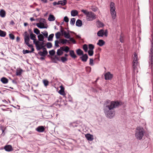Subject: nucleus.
<instances>
[{
  "mask_svg": "<svg viewBox=\"0 0 153 153\" xmlns=\"http://www.w3.org/2000/svg\"><path fill=\"white\" fill-rule=\"evenodd\" d=\"M122 105L121 102L118 101H111L107 100L105 103L104 111L107 117L111 119L115 115V111L114 108H117Z\"/></svg>",
  "mask_w": 153,
  "mask_h": 153,
  "instance_id": "obj_1",
  "label": "nucleus"
},
{
  "mask_svg": "<svg viewBox=\"0 0 153 153\" xmlns=\"http://www.w3.org/2000/svg\"><path fill=\"white\" fill-rule=\"evenodd\" d=\"M81 11L86 16V19L88 21H92L96 19V15L92 12L84 10H81Z\"/></svg>",
  "mask_w": 153,
  "mask_h": 153,
  "instance_id": "obj_2",
  "label": "nucleus"
},
{
  "mask_svg": "<svg viewBox=\"0 0 153 153\" xmlns=\"http://www.w3.org/2000/svg\"><path fill=\"white\" fill-rule=\"evenodd\" d=\"M152 40H151V45L150 52L149 57V67L152 70L153 65V35H151Z\"/></svg>",
  "mask_w": 153,
  "mask_h": 153,
  "instance_id": "obj_3",
  "label": "nucleus"
},
{
  "mask_svg": "<svg viewBox=\"0 0 153 153\" xmlns=\"http://www.w3.org/2000/svg\"><path fill=\"white\" fill-rule=\"evenodd\" d=\"M143 127H138L136 130L135 135L136 138L139 140H141L143 136Z\"/></svg>",
  "mask_w": 153,
  "mask_h": 153,
  "instance_id": "obj_4",
  "label": "nucleus"
},
{
  "mask_svg": "<svg viewBox=\"0 0 153 153\" xmlns=\"http://www.w3.org/2000/svg\"><path fill=\"white\" fill-rule=\"evenodd\" d=\"M110 11L111 15L113 19H115L116 17V8L115 4L113 2L110 3Z\"/></svg>",
  "mask_w": 153,
  "mask_h": 153,
  "instance_id": "obj_5",
  "label": "nucleus"
},
{
  "mask_svg": "<svg viewBox=\"0 0 153 153\" xmlns=\"http://www.w3.org/2000/svg\"><path fill=\"white\" fill-rule=\"evenodd\" d=\"M133 60V67L134 71V72L137 73L138 72L137 69V66L138 65V56L136 53H134Z\"/></svg>",
  "mask_w": 153,
  "mask_h": 153,
  "instance_id": "obj_6",
  "label": "nucleus"
},
{
  "mask_svg": "<svg viewBox=\"0 0 153 153\" xmlns=\"http://www.w3.org/2000/svg\"><path fill=\"white\" fill-rule=\"evenodd\" d=\"M25 35L24 36V42L29 47H33L32 45H30L29 43V42L30 40L29 36L27 32L25 33Z\"/></svg>",
  "mask_w": 153,
  "mask_h": 153,
  "instance_id": "obj_7",
  "label": "nucleus"
},
{
  "mask_svg": "<svg viewBox=\"0 0 153 153\" xmlns=\"http://www.w3.org/2000/svg\"><path fill=\"white\" fill-rule=\"evenodd\" d=\"M42 42H39V41H37L35 43V45L36 49L37 51L40 50L42 49L43 47H45V46L44 41Z\"/></svg>",
  "mask_w": 153,
  "mask_h": 153,
  "instance_id": "obj_8",
  "label": "nucleus"
},
{
  "mask_svg": "<svg viewBox=\"0 0 153 153\" xmlns=\"http://www.w3.org/2000/svg\"><path fill=\"white\" fill-rule=\"evenodd\" d=\"M61 29L60 30V31L62 33V35H64L65 37L67 39H68L70 38V35L69 33V31H68V32L63 30L62 26H61Z\"/></svg>",
  "mask_w": 153,
  "mask_h": 153,
  "instance_id": "obj_9",
  "label": "nucleus"
},
{
  "mask_svg": "<svg viewBox=\"0 0 153 153\" xmlns=\"http://www.w3.org/2000/svg\"><path fill=\"white\" fill-rule=\"evenodd\" d=\"M113 76V74L110 72L106 73L105 75V80L111 79Z\"/></svg>",
  "mask_w": 153,
  "mask_h": 153,
  "instance_id": "obj_10",
  "label": "nucleus"
},
{
  "mask_svg": "<svg viewBox=\"0 0 153 153\" xmlns=\"http://www.w3.org/2000/svg\"><path fill=\"white\" fill-rule=\"evenodd\" d=\"M85 136L87 139L89 141H92L94 140L93 136L92 135L89 134H85Z\"/></svg>",
  "mask_w": 153,
  "mask_h": 153,
  "instance_id": "obj_11",
  "label": "nucleus"
},
{
  "mask_svg": "<svg viewBox=\"0 0 153 153\" xmlns=\"http://www.w3.org/2000/svg\"><path fill=\"white\" fill-rule=\"evenodd\" d=\"M80 58L82 62H86L88 58V56L87 54H83L80 57Z\"/></svg>",
  "mask_w": 153,
  "mask_h": 153,
  "instance_id": "obj_12",
  "label": "nucleus"
},
{
  "mask_svg": "<svg viewBox=\"0 0 153 153\" xmlns=\"http://www.w3.org/2000/svg\"><path fill=\"white\" fill-rule=\"evenodd\" d=\"M45 130L44 127L42 126H39L36 129V130L39 132H42L44 131Z\"/></svg>",
  "mask_w": 153,
  "mask_h": 153,
  "instance_id": "obj_13",
  "label": "nucleus"
},
{
  "mask_svg": "<svg viewBox=\"0 0 153 153\" xmlns=\"http://www.w3.org/2000/svg\"><path fill=\"white\" fill-rule=\"evenodd\" d=\"M30 38L31 39L33 40V42L34 44L35 43L36 41H35V39L36 38V35L33 34L32 32H31L30 34Z\"/></svg>",
  "mask_w": 153,
  "mask_h": 153,
  "instance_id": "obj_14",
  "label": "nucleus"
},
{
  "mask_svg": "<svg viewBox=\"0 0 153 153\" xmlns=\"http://www.w3.org/2000/svg\"><path fill=\"white\" fill-rule=\"evenodd\" d=\"M4 149L7 152H10L13 150L12 146L10 145L6 146H4Z\"/></svg>",
  "mask_w": 153,
  "mask_h": 153,
  "instance_id": "obj_15",
  "label": "nucleus"
},
{
  "mask_svg": "<svg viewBox=\"0 0 153 153\" xmlns=\"http://www.w3.org/2000/svg\"><path fill=\"white\" fill-rule=\"evenodd\" d=\"M48 51H43L42 52L41 51H39L38 52V54L41 56L45 57L48 54Z\"/></svg>",
  "mask_w": 153,
  "mask_h": 153,
  "instance_id": "obj_16",
  "label": "nucleus"
},
{
  "mask_svg": "<svg viewBox=\"0 0 153 153\" xmlns=\"http://www.w3.org/2000/svg\"><path fill=\"white\" fill-rule=\"evenodd\" d=\"M105 43V41L102 39H99L97 43V45L99 46H102Z\"/></svg>",
  "mask_w": 153,
  "mask_h": 153,
  "instance_id": "obj_17",
  "label": "nucleus"
},
{
  "mask_svg": "<svg viewBox=\"0 0 153 153\" xmlns=\"http://www.w3.org/2000/svg\"><path fill=\"white\" fill-rule=\"evenodd\" d=\"M0 16L2 18L6 16V12L3 9H1L0 11Z\"/></svg>",
  "mask_w": 153,
  "mask_h": 153,
  "instance_id": "obj_18",
  "label": "nucleus"
},
{
  "mask_svg": "<svg viewBox=\"0 0 153 153\" xmlns=\"http://www.w3.org/2000/svg\"><path fill=\"white\" fill-rule=\"evenodd\" d=\"M97 35L99 36L102 37L104 35V30L101 29L99 30L97 33Z\"/></svg>",
  "mask_w": 153,
  "mask_h": 153,
  "instance_id": "obj_19",
  "label": "nucleus"
},
{
  "mask_svg": "<svg viewBox=\"0 0 153 153\" xmlns=\"http://www.w3.org/2000/svg\"><path fill=\"white\" fill-rule=\"evenodd\" d=\"M69 52H70V55L72 58L75 59L77 57L76 55L75 54L74 52V51H73V50L70 51Z\"/></svg>",
  "mask_w": 153,
  "mask_h": 153,
  "instance_id": "obj_20",
  "label": "nucleus"
},
{
  "mask_svg": "<svg viewBox=\"0 0 153 153\" xmlns=\"http://www.w3.org/2000/svg\"><path fill=\"white\" fill-rule=\"evenodd\" d=\"M78 14V12L77 10H72L71 11V14L72 16H75Z\"/></svg>",
  "mask_w": 153,
  "mask_h": 153,
  "instance_id": "obj_21",
  "label": "nucleus"
},
{
  "mask_svg": "<svg viewBox=\"0 0 153 153\" xmlns=\"http://www.w3.org/2000/svg\"><path fill=\"white\" fill-rule=\"evenodd\" d=\"M55 19V18L54 16L52 14H50L49 15V17L48 18V20L50 21H54Z\"/></svg>",
  "mask_w": 153,
  "mask_h": 153,
  "instance_id": "obj_22",
  "label": "nucleus"
},
{
  "mask_svg": "<svg viewBox=\"0 0 153 153\" xmlns=\"http://www.w3.org/2000/svg\"><path fill=\"white\" fill-rule=\"evenodd\" d=\"M76 53L79 56H81L83 54V51L80 49H78L76 50Z\"/></svg>",
  "mask_w": 153,
  "mask_h": 153,
  "instance_id": "obj_23",
  "label": "nucleus"
},
{
  "mask_svg": "<svg viewBox=\"0 0 153 153\" xmlns=\"http://www.w3.org/2000/svg\"><path fill=\"white\" fill-rule=\"evenodd\" d=\"M1 81L4 84H6L8 82V79L4 77H3L1 78Z\"/></svg>",
  "mask_w": 153,
  "mask_h": 153,
  "instance_id": "obj_24",
  "label": "nucleus"
},
{
  "mask_svg": "<svg viewBox=\"0 0 153 153\" xmlns=\"http://www.w3.org/2000/svg\"><path fill=\"white\" fill-rule=\"evenodd\" d=\"M22 71L23 70L21 68H20L19 69H16V75L18 76L21 75Z\"/></svg>",
  "mask_w": 153,
  "mask_h": 153,
  "instance_id": "obj_25",
  "label": "nucleus"
},
{
  "mask_svg": "<svg viewBox=\"0 0 153 153\" xmlns=\"http://www.w3.org/2000/svg\"><path fill=\"white\" fill-rule=\"evenodd\" d=\"M76 25L78 27H81L82 25V21L79 19L77 20L76 23Z\"/></svg>",
  "mask_w": 153,
  "mask_h": 153,
  "instance_id": "obj_26",
  "label": "nucleus"
},
{
  "mask_svg": "<svg viewBox=\"0 0 153 153\" xmlns=\"http://www.w3.org/2000/svg\"><path fill=\"white\" fill-rule=\"evenodd\" d=\"M38 38L39 41H44V37L42 34H39L38 36Z\"/></svg>",
  "mask_w": 153,
  "mask_h": 153,
  "instance_id": "obj_27",
  "label": "nucleus"
},
{
  "mask_svg": "<svg viewBox=\"0 0 153 153\" xmlns=\"http://www.w3.org/2000/svg\"><path fill=\"white\" fill-rule=\"evenodd\" d=\"M59 40L60 41V43L62 44H66L67 42H69L66 39H60Z\"/></svg>",
  "mask_w": 153,
  "mask_h": 153,
  "instance_id": "obj_28",
  "label": "nucleus"
},
{
  "mask_svg": "<svg viewBox=\"0 0 153 153\" xmlns=\"http://www.w3.org/2000/svg\"><path fill=\"white\" fill-rule=\"evenodd\" d=\"M6 35V33L5 31L0 30V36L4 37Z\"/></svg>",
  "mask_w": 153,
  "mask_h": 153,
  "instance_id": "obj_29",
  "label": "nucleus"
},
{
  "mask_svg": "<svg viewBox=\"0 0 153 153\" xmlns=\"http://www.w3.org/2000/svg\"><path fill=\"white\" fill-rule=\"evenodd\" d=\"M53 60L54 63H56V61H60V59L57 56L55 55L53 58Z\"/></svg>",
  "mask_w": 153,
  "mask_h": 153,
  "instance_id": "obj_30",
  "label": "nucleus"
},
{
  "mask_svg": "<svg viewBox=\"0 0 153 153\" xmlns=\"http://www.w3.org/2000/svg\"><path fill=\"white\" fill-rule=\"evenodd\" d=\"M63 52L61 51L60 50L58 49L57 50L56 54L57 55L59 56H61L63 54Z\"/></svg>",
  "mask_w": 153,
  "mask_h": 153,
  "instance_id": "obj_31",
  "label": "nucleus"
},
{
  "mask_svg": "<svg viewBox=\"0 0 153 153\" xmlns=\"http://www.w3.org/2000/svg\"><path fill=\"white\" fill-rule=\"evenodd\" d=\"M54 34L52 33L49 35L48 38V41H52L53 40V38L54 36Z\"/></svg>",
  "mask_w": 153,
  "mask_h": 153,
  "instance_id": "obj_32",
  "label": "nucleus"
},
{
  "mask_svg": "<svg viewBox=\"0 0 153 153\" xmlns=\"http://www.w3.org/2000/svg\"><path fill=\"white\" fill-rule=\"evenodd\" d=\"M43 82L44 85L46 87L48 85L49 82L48 80L46 79L43 80Z\"/></svg>",
  "mask_w": 153,
  "mask_h": 153,
  "instance_id": "obj_33",
  "label": "nucleus"
},
{
  "mask_svg": "<svg viewBox=\"0 0 153 153\" xmlns=\"http://www.w3.org/2000/svg\"><path fill=\"white\" fill-rule=\"evenodd\" d=\"M83 49L85 52H87L88 51V47L86 44H84L83 45Z\"/></svg>",
  "mask_w": 153,
  "mask_h": 153,
  "instance_id": "obj_34",
  "label": "nucleus"
},
{
  "mask_svg": "<svg viewBox=\"0 0 153 153\" xmlns=\"http://www.w3.org/2000/svg\"><path fill=\"white\" fill-rule=\"evenodd\" d=\"M36 25L40 29L47 28V27L45 26H42L41 24L39 23H37Z\"/></svg>",
  "mask_w": 153,
  "mask_h": 153,
  "instance_id": "obj_35",
  "label": "nucleus"
},
{
  "mask_svg": "<svg viewBox=\"0 0 153 153\" xmlns=\"http://www.w3.org/2000/svg\"><path fill=\"white\" fill-rule=\"evenodd\" d=\"M40 30L37 28H34V32L37 35H39L40 33Z\"/></svg>",
  "mask_w": 153,
  "mask_h": 153,
  "instance_id": "obj_36",
  "label": "nucleus"
},
{
  "mask_svg": "<svg viewBox=\"0 0 153 153\" xmlns=\"http://www.w3.org/2000/svg\"><path fill=\"white\" fill-rule=\"evenodd\" d=\"M61 60L62 62H64L68 60V59L65 57L62 56L61 58Z\"/></svg>",
  "mask_w": 153,
  "mask_h": 153,
  "instance_id": "obj_37",
  "label": "nucleus"
},
{
  "mask_svg": "<svg viewBox=\"0 0 153 153\" xmlns=\"http://www.w3.org/2000/svg\"><path fill=\"white\" fill-rule=\"evenodd\" d=\"M89 48V50L93 51V49L94 48V46L91 44H89L88 45Z\"/></svg>",
  "mask_w": 153,
  "mask_h": 153,
  "instance_id": "obj_38",
  "label": "nucleus"
},
{
  "mask_svg": "<svg viewBox=\"0 0 153 153\" xmlns=\"http://www.w3.org/2000/svg\"><path fill=\"white\" fill-rule=\"evenodd\" d=\"M61 35V34L60 32H57V33H56L55 34V36H56V38L57 39H59L60 38Z\"/></svg>",
  "mask_w": 153,
  "mask_h": 153,
  "instance_id": "obj_39",
  "label": "nucleus"
},
{
  "mask_svg": "<svg viewBox=\"0 0 153 153\" xmlns=\"http://www.w3.org/2000/svg\"><path fill=\"white\" fill-rule=\"evenodd\" d=\"M75 21V19L74 18H72L71 19L70 24L72 25H74Z\"/></svg>",
  "mask_w": 153,
  "mask_h": 153,
  "instance_id": "obj_40",
  "label": "nucleus"
},
{
  "mask_svg": "<svg viewBox=\"0 0 153 153\" xmlns=\"http://www.w3.org/2000/svg\"><path fill=\"white\" fill-rule=\"evenodd\" d=\"M47 47L48 48H50L52 46V45L51 42H48L46 44Z\"/></svg>",
  "mask_w": 153,
  "mask_h": 153,
  "instance_id": "obj_41",
  "label": "nucleus"
},
{
  "mask_svg": "<svg viewBox=\"0 0 153 153\" xmlns=\"http://www.w3.org/2000/svg\"><path fill=\"white\" fill-rule=\"evenodd\" d=\"M61 2L60 3V4H61L62 6H64L67 3V1L66 0H63V1H61Z\"/></svg>",
  "mask_w": 153,
  "mask_h": 153,
  "instance_id": "obj_42",
  "label": "nucleus"
},
{
  "mask_svg": "<svg viewBox=\"0 0 153 153\" xmlns=\"http://www.w3.org/2000/svg\"><path fill=\"white\" fill-rule=\"evenodd\" d=\"M50 55L51 56H53L55 54V51L53 50L50 51L49 52Z\"/></svg>",
  "mask_w": 153,
  "mask_h": 153,
  "instance_id": "obj_43",
  "label": "nucleus"
},
{
  "mask_svg": "<svg viewBox=\"0 0 153 153\" xmlns=\"http://www.w3.org/2000/svg\"><path fill=\"white\" fill-rule=\"evenodd\" d=\"M41 33L46 37L47 38L48 36V33L47 31H45L43 32H42Z\"/></svg>",
  "mask_w": 153,
  "mask_h": 153,
  "instance_id": "obj_44",
  "label": "nucleus"
},
{
  "mask_svg": "<svg viewBox=\"0 0 153 153\" xmlns=\"http://www.w3.org/2000/svg\"><path fill=\"white\" fill-rule=\"evenodd\" d=\"M88 53L89 56H92L94 54V51L89 50L88 51Z\"/></svg>",
  "mask_w": 153,
  "mask_h": 153,
  "instance_id": "obj_45",
  "label": "nucleus"
},
{
  "mask_svg": "<svg viewBox=\"0 0 153 153\" xmlns=\"http://www.w3.org/2000/svg\"><path fill=\"white\" fill-rule=\"evenodd\" d=\"M69 48L68 46H66L64 47V51L66 53H68L69 51Z\"/></svg>",
  "mask_w": 153,
  "mask_h": 153,
  "instance_id": "obj_46",
  "label": "nucleus"
},
{
  "mask_svg": "<svg viewBox=\"0 0 153 153\" xmlns=\"http://www.w3.org/2000/svg\"><path fill=\"white\" fill-rule=\"evenodd\" d=\"M60 42H59V41L57 40H56L55 41V46H56L57 47H59V44L60 43Z\"/></svg>",
  "mask_w": 153,
  "mask_h": 153,
  "instance_id": "obj_47",
  "label": "nucleus"
},
{
  "mask_svg": "<svg viewBox=\"0 0 153 153\" xmlns=\"http://www.w3.org/2000/svg\"><path fill=\"white\" fill-rule=\"evenodd\" d=\"M59 93L60 94L62 95H65L64 90H60L59 91Z\"/></svg>",
  "mask_w": 153,
  "mask_h": 153,
  "instance_id": "obj_48",
  "label": "nucleus"
},
{
  "mask_svg": "<svg viewBox=\"0 0 153 153\" xmlns=\"http://www.w3.org/2000/svg\"><path fill=\"white\" fill-rule=\"evenodd\" d=\"M89 65L91 66H93L94 65V64L93 63V59H90Z\"/></svg>",
  "mask_w": 153,
  "mask_h": 153,
  "instance_id": "obj_49",
  "label": "nucleus"
},
{
  "mask_svg": "<svg viewBox=\"0 0 153 153\" xmlns=\"http://www.w3.org/2000/svg\"><path fill=\"white\" fill-rule=\"evenodd\" d=\"M9 36L10 38L11 39L13 40L15 38V36L12 33H10L9 34Z\"/></svg>",
  "mask_w": 153,
  "mask_h": 153,
  "instance_id": "obj_50",
  "label": "nucleus"
},
{
  "mask_svg": "<svg viewBox=\"0 0 153 153\" xmlns=\"http://www.w3.org/2000/svg\"><path fill=\"white\" fill-rule=\"evenodd\" d=\"M41 21L43 22L40 23L41 24V25L42 26H44V24L43 22H45V20L44 19H41Z\"/></svg>",
  "mask_w": 153,
  "mask_h": 153,
  "instance_id": "obj_51",
  "label": "nucleus"
},
{
  "mask_svg": "<svg viewBox=\"0 0 153 153\" xmlns=\"http://www.w3.org/2000/svg\"><path fill=\"white\" fill-rule=\"evenodd\" d=\"M68 39H69L70 41H71L74 44H75L76 43L75 40L73 38H71L70 36V38Z\"/></svg>",
  "mask_w": 153,
  "mask_h": 153,
  "instance_id": "obj_52",
  "label": "nucleus"
},
{
  "mask_svg": "<svg viewBox=\"0 0 153 153\" xmlns=\"http://www.w3.org/2000/svg\"><path fill=\"white\" fill-rule=\"evenodd\" d=\"M30 53V51L27 50H24L23 51V53L24 54H25L26 53Z\"/></svg>",
  "mask_w": 153,
  "mask_h": 153,
  "instance_id": "obj_53",
  "label": "nucleus"
},
{
  "mask_svg": "<svg viewBox=\"0 0 153 153\" xmlns=\"http://www.w3.org/2000/svg\"><path fill=\"white\" fill-rule=\"evenodd\" d=\"M64 20L65 22H68L69 21V20L67 16H65L64 17Z\"/></svg>",
  "mask_w": 153,
  "mask_h": 153,
  "instance_id": "obj_54",
  "label": "nucleus"
},
{
  "mask_svg": "<svg viewBox=\"0 0 153 153\" xmlns=\"http://www.w3.org/2000/svg\"><path fill=\"white\" fill-rule=\"evenodd\" d=\"M77 125L75 123H73L70 125V126H71L72 127H77Z\"/></svg>",
  "mask_w": 153,
  "mask_h": 153,
  "instance_id": "obj_55",
  "label": "nucleus"
},
{
  "mask_svg": "<svg viewBox=\"0 0 153 153\" xmlns=\"http://www.w3.org/2000/svg\"><path fill=\"white\" fill-rule=\"evenodd\" d=\"M108 34V31L107 30H106L105 31H104V35L105 36L107 37Z\"/></svg>",
  "mask_w": 153,
  "mask_h": 153,
  "instance_id": "obj_56",
  "label": "nucleus"
},
{
  "mask_svg": "<svg viewBox=\"0 0 153 153\" xmlns=\"http://www.w3.org/2000/svg\"><path fill=\"white\" fill-rule=\"evenodd\" d=\"M96 56L97 57L95 59V60H96L98 62L100 60V56L99 55H97Z\"/></svg>",
  "mask_w": 153,
  "mask_h": 153,
  "instance_id": "obj_57",
  "label": "nucleus"
},
{
  "mask_svg": "<svg viewBox=\"0 0 153 153\" xmlns=\"http://www.w3.org/2000/svg\"><path fill=\"white\" fill-rule=\"evenodd\" d=\"M92 10L93 11L95 12L97 11V8L93 6L92 7Z\"/></svg>",
  "mask_w": 153,
  "mask_h": 153,
  "instance_id": "obj_58",
  "label": "nucleus"
},
{
  "mask_svg": "<svg viewBox=\"0 0 153 153\" xmlns=\"http://www.w3.org/2000/svg\"><path fill=\"white\" fill-rule=\"evenodd\" d=\"M98 24L99 25V26L100 27H101L103 26V24L100 22H98Z\"/></svg>",
  "mask_w": 153,
  "mask_h": 153,
  "instance_id": "obj_59",
  "label": "nucleus"
},
{
  "mask_svg": "<svg viewBox=\"0 0 153 153\" xmlns=\"http://www.w3.org/2000/svg\"><path fill=\"white\" fill-rule=\"evenodd\" d=\"M59 49L63 52V51H64V47H60V48Z\"/></svg>",
  "mask_w": 153,
  "mask_h": 153,
  "instance_id": "obj_60",
  "label": "nucleus"
},
{
  "mask_svg": "<svg viewBox=\"0 0 153 153\" xmlns=\"http://www.w3.org/2000/svg\"><path fill=\"white\" fill-rule=\"evenodd\" d=\"M42 49L43 51H47L46 50V49L45 48V47H43V48H42Z\"/></svg>",
  "mask_w": 153,
  "mask_h": 153,
  "instance_id": "obj_61",
  "label": "nucleus"
},
{
  "mask_svg": "<svg viewBox=\"0 0 153 153\" xmlns=\"http://www.w3.org/2000/svg\"><path fill=\"white\" fill-rule=\"evenodd\" d=\"M10 25H13L14 24V22L13 20H11L10 23Z\"/></svg>",
  "mask_w": 153,
  "mask_h": 153,
  "instance_id": "obj_62",
  "label": "nucleus"
},
{
  "mask_svg": "<svg viewBox=\"0 0 153 153\" xmlns=\"http://www.w3.org/2000/svg\"><path fill=\"white\" fill-rule=\"evenodd\" d=\"M30 48H31V51H30V53H31V52H33L34 51V48H33V46L32 47H31Z\"/></svg>",
  "mask_w": 153,
  "mask_h": 153,
  "instance_id": "obj_63",
  "label": "nucleus"
},
{
  "mask_svg": "<svg viewBox=\"0 0 153 153\" xmlns=\"http://www.w3.org/2000/svg\"><path fill=\"white\" fill-rule=\"evenodd\" d=\"M20 40V38L19 36H17L16 37V41L19 42Z\"/></svg>",
  "mask_w": 153,
  "mask_h": 153,
  "instance_id": "obj_64",
  "label": "nucleus"
}]
</instances>
